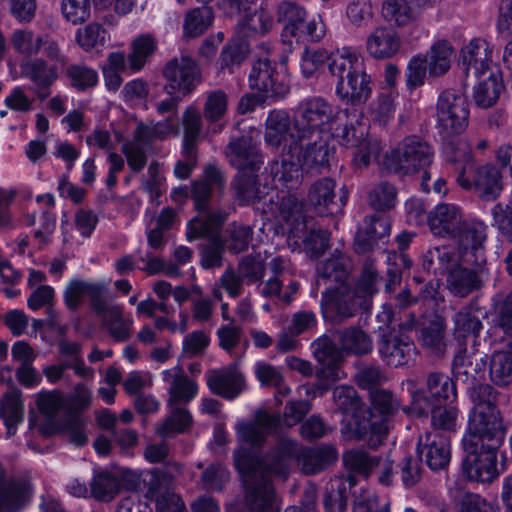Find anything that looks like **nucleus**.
Returning a JSON list of instances; mask_svg holds the SVG:
<instances>
[{"instance_id":"obj_59","label":"nucleus","mask_w":512,"mask_h":512,"mask_svg":"<svg viewBox=\"0 0 512 512\" xmlns=\"http://www.w3.org/2000/svg\"><path fill=\"white\" fill-rule=\"evenodd\" d=\"M11 45L17 53L30 59L42 49V35H36L27 28L16 29L11 36Z\"/></svg>"},{"instance_id":"obj_13","label":"nucleus","mask_w":512,"mask_h":512,"mask_svg":"<svg viewBox=\"0 0 512 512\" xmlns=\"http://www.w3.org/2000/svg\"><path fill=\"white\" fill-rule=\"evenodd\" d=\"M343 462L348 470L364 478L375 475L379 484H393L396 466L389 456L371 455L363 449H352L343 454Z\"/></svg>"},{"instance_id":"obj_27","label":"nucleus","mask_w":512,"mask_h":512,"mask_svg":"<svg viewBox=\"0 0 512 512\" xmlns=\"http://www.w3.org/2000/svg\"><path fill=\"white\" fill-rule=\"evenodd\" d=\"M294 115L292 118L283 110H272L265 122L264 140L267 146L291 152L293 145Z\"/></svg>"},{"instance_id":"obj_33","label":"nucleus","mask_w":512,"mask_h":512,"mask_svg":"<svg viewBox=\"0 0 512 512\" xmlns=\"http://www.w3.org/2000/svg\"><path fill=\"white\" fill-rule=\"evenodd\" d=\"M446 321L438 315L432 314L427 317L419 329V342L431 354L441 357L446 351Z\"/></svg>"},{"instance_id":"obj_36","label":"nucleus","mask_w":512,"mask_h":512,"mask_svg":"<svg viewBox=\"0 0 512 512\" xmlns=\"http://www.w3.org/2000/svg\"><path fill=\"white\" fill-rule=\"evenodd\" d=\"M351 477L335 476L325 486L322 504L324 512H346L351 488Z\"/></svg>"},{"instance_id":"obj_14","label":"nucleus","mask_w":512,"mask_h":512,"mask_svg":"<svg viewBox=\"0 0 512 512\" xmlns=\"http://www.w3.org/2000/svg\"><path fill=\"white\" fill-rule=\"evenodd\" d=\"M290 154H296L306 173H321L329 167L334 147L325 135H295Z\"/></svg>"},{"instance_id":"obj_21","label":"nucleus","mask_w":512,"mask_h":512,"mask_svg":"<svg viewBox=\"0 0 512 512\" xmlns=\"http://www.w3.org/2000/svg\"><path fill=\"white\" fill-rule=\"evenodd\" d=\"M464 249L461 248V258L448 274L447 288L455 297L464 298L480 290L484 286L482 266L463 260Z\"/></svg>"},{"instance_id":"obj_17","label":"nucleus","mask_w":512,"mask_h":512,"mask_svg":"<svg viewBox=\"0 0 512 512\" xmlns=\"http://www.w3.org/2000/svg\"><path fill=\"white\" fill-rule=\"evenodd\" d=\"M225 156L229 164L240 172L258 171L264 163L260 144L249 133L231 138L225 148Z\"/></svg>"},{"instance_id":"obj_26","label":"nucleus","mask_w":512,"mask_h":512,"mask_svg":"<svg viewBox=\"0 0 512 512\" xmlns=\"http://www.w3.org/2000/svg\"><path fill=\"white\" fill-rule=\"evenodd\" d=\"M415 350L414 342L408 336L396 331L384 332L378 340L379 356L391 367L406 365Z\"/></svg>"},{"instance_id":"obj_60","label":"nucleus","mask_w":512,"mask_h":512,"mask_svg":"<svg viewBox=\"0 0 512 512\" xmlns=\"http://www.w3.org/2000/svg\"><path fill=\"white\" fill-rule=\"evenodd\" d=\"M429 415H431L432 431L447 434L456 430L458 409L455 403L435 405Z\"/></svg>"},{"instance_id":"obj_5","label":"nucleus","mask_w":512,"mask_h":512,"mask_svg":"<svg viewBox=\"0 0 512 512\" xmlns=\"http://www.w3.org/2000/svg\"><path fill=\"white\" fill-rule=\"evenodd\" d=\"M407 385L410 403L403 411L412 416L428 417L435 405L455 403L457 400L456 384L443 372H429L424 388H418L413 380H408Z\"/></svg>"},{"instance_id":"obj_47","label":"nucleus","mask_w":512,"mask_h":512,"mask_svg":"<svg viewBox=\"0 0 512 512\" xmlns=\"http://www.w3.org/2000/svg\"><path fill=\"white\" fill-rule=\"evenodd\" d=\"M126 487L124 479L107 470L94 474L90 482V495L101 502H109Z\"/></svg>"},{"instance_id":"obj_55","label":"nucleus","mask_w":512,"mask_h":512,"mask_svg":"<svg viewBox=\"0 0 512 512\" xmlns=\"http://www.w3.org/2000/svg\"><path fill=\"white\" fill-rule=\"evenodd\" d=\"M343 350L358 356L367 355L373 350L371 337L360 328L350 327L340 334Z\"/></svg>"},{"instance_id":"obj_34","label":"nucleus","mask_w":512,"mask_h":512,"mask_svg":"<svg viewBox=\"0 0 512 512\" xmlns=\"http://www.w3.org/2000/svg\"><path fill=\"white\" fill-rule=\"evenodd\" d=\"M485 368L484 358L468 354L465 346L459 348L452 361V372L455 378L471 386L477 385L476 383L484 379Z\"/></svg>"},{"instance_id":"obj_12","label":"nucleus","mask_w":512,"mask_h":512,"mask_svg":"<svg viewBox=\"0 0 512 512\" xmlns=\"http://www.w3.org/2000/svg\"><path fill=\"white\" fill-rule=\"evenodd\" d=\"M167 94L185 97L192 93L202 81L201 69L195 59L188 55L167 61L162 71Z\"/></svg>"},{"instance_id":"obj_9","label":"nucleus","mask_w":512,"mask_h":512,"mask_svg":"<svg viewBox=\"0 0 512 512\" xmlns=\"http://www.w3.org/2000/svg\"><path fill=\"white\" fill-rule=\"evenodd\" d=\"M434 160V149L430 143L417 135L405 137L385 157L386 168L400 175H413L427 169Z\"/></svg>"},{"instance_id":"obj_57","label":"nucleus","mask_w":512,"mask_h":512,"mask_svg":"<svg viewBox=\"0 0 512 512\" xmlns=\"http://www.w3.org/2000/svg\"><path fill=\"white\" fill-rule=\"evenodd\" d=\"M380 280L378 271L374 262L367 259L363 265L362 273L359 276L356 284L352 286L354 291L363 299L367 300V306L371 308L372 297L378 292L377 284Z\"/></svg>"},{"instance_id":"obj_58","label":"nucleus","mask_w":512,"mask_h":512,"mask_svg":"<svg viewBox=\"0 0 512 512\" xmlns=\"http://www.w3.org/2000/svg\"><path fill=\"white\" fill-rule=\"evenodd\" d=\"M178 125L173 121L172 117H167L163 121H159L152 125L139 124L135 130L141 139H144L150 146L155 141H162L170 135L178 134Z\"/></svg>"},{"instance_id":"obj_24","label":"nucleus","mask_w":512,"mask_h":512,"mask_svg":"<svg viewBox=\"0 0 512 512\" xmlns=\"http://www.w3.org/2000/svg\"><path fill=\"white\" fill-rule=\"evenodd\" d=\"M492 48L489 43L476 38L471 40L460 51L459 66L465 77L481 78L488 72L494 71L491 67Z\"/></svg>"},{"instance_id":"obj_42","label":"nucleus","mask_w":512,"mask_h":512,"mask_svg":"<svg viewBox=\"0 0 512 512\" xmlns=\"http://www.w3.org/2000/svg\"><path fill=\"white\" fill-rule=\"evenodd\" d=\"M452 322L453 335L460 343V347L464 346V342L470 338L475 344L476 338L479 337L483 329V323L476 310L470 306H465L453 315Z\"/></svg>"},{"instance_id":"obj_40","label":"nucleus","mask_w":512,"mask_h":512,"mask_svg":"<svg viewBox=\"0 0 512 512\" xmlns=\"http://www.w3.org/2000/svg\"><path fill=\"white\" fill-rule=\"evenodd\" d=\"M102 318L103 326L116 342H124L131 336L133 319L123 316L122 307L104 302L103 311L96 312Z\"/></svg>"},{"instance_id":"obj_10","label":"nucleus","mask_w":512,"mask_h":512,"mask_svg":"<svg viewBox=\"0 0 512 512\" xmlns=\"http://www.w3.org/2000/svg\"><path fill=\"white\" fill-rule=\"evenodd\" d=\"M469 114V103L462 92L454 89L442 91L436 103L438 134H462L468 126Z\"/></svg>"},{"instance_id":"obj_19","label":"nucleus","mask_w":512,"mask_h":512,"mask_svg":"<svg viewBox=\"0 0 512 512\" xmlns=\"http://www.w3.org/2000/svg\"><path fill=\"white\" fill-rule=\"evenodd\" d=\"M32 484L24 477H10L0 462V512H20L32 496Z\"/></svg>"},{"instance_id":"obj_7","label":"nucleus","mask_w":512,"mask_h":512,"mask_svg":"<svg viewBox=\"0 0 512 512\" xmlns=\"http://www.w3.org/2000/svg\"><path fill=\"white\" fill-rule=\"evenodd\" d=\"M473 402L466 433L490 434L494 442L505 435L502 417L498 409L499 394L489 384H477L469 389Z\"/></svg>"},{"instance_id":"obj_50","label":"nucleus","mask_w":512,"mask_h":512,"mask_svg":"<svg viewBox=\"0 0 512 512\" xmlns=\"http://www.w3.org/2000/svg\"><path fill=\"white\" fill-rule=\"evenodd\" d=\"M24 406L18 392L6 394L0 406V417L3 419L9 436L14 435L18 424L23 421Z\"/></svg>"},{"instance_id":"obj_2","label":"nucleus","mask_w":512,"mask_h":512,"mask_svg":"<svg viewBox=\"0 0 512 512\" xmlns=\"http://www.w3.org/2000/svg\"><path fill=\"white\" fill-rule=\"evenodd\" d=\"M427 222L435 236L457 239L464 249L463 260L480 265L486 262L487 225L482 221H464L460 209L449 203L438 204L428 213Z\"/></svg>"},{"instance_id":"obj_43","label":"nucleus","mask_w":512,"mask_h":512,"mask_svg":"<svg viewBox=\"0 0 512 512\" xmlns=\"http://www.w3.org/2000/svg\"><path fill=\"white\" fill-rule=\"evenodd\" d=\"M476 79L478 83L474 86L473 94L475 104L480 108L493 106L504 89L501 71L495 68L494 71Z\"/></svg>"},{"instance_id":"obj_41","label":"nucleus","mask_w":512,"mask_h":512,"mask_svg":"<svg viewBox=\"0 0 512 512\" xmlns=\"http://www.w3.org/2000/svg\"><path fill=\"white\" fill-rule=\"evenodd\" d=\"M461 258V247L459 253L448 246L433 247L422 256V267L434 275L444 276L451 272Z\"/></svg>"},{"instance_id":"obj_4","label":"nucleus","mask_w":512,"mask_h":512,"mask_svg":"<svg viewBox=\"0 0 512 512\" xmlns=\"http://www.w3.org/2000/svg\"><path fill=\"white\" fill-rule=\"evenodd\" d=\"M505 435L494 442L490 434L465 433L463 447L466 456L462 460V472L467 479L475 482L490 483L499 475L497 470V450Z\"/></svg>"},{"instance_id":"obj_31","label":"nucleus","mask_w":512,"mask_h":512,"mask_svg":"<svg viewBox=\"0 0 512 512\" xmlns=\"http://www.w3.org/2000/svg\"><path fill=\"white\" fill-rule=\"evenodd\" d=\"M400 47L399 34L389 26L375 28L366 39V50L374 59H389L398 53Z\"/></svg>"},{"instance_id":"obj_8","label":"nucleus","mask_w":512,"mask_h":512,"mask_svg":"<svg viewBox=\"0 0 512 512\" xmlns=\"http://www.w3.org/2000/svg\"><path fill=\"white\" fill-rule=\"evenodd\" d=\"M348 113V108L335 112L332 104L321 96L306 97L293 110L295 135H325Z\"/></svg>"},{"instance_id":"obj_28","label":"nucleus","mask_w":512,"mask_h":512,"mask_svg":"<svg viewBox=\"0 0 512 512\" xmlns=\"http://www.w3.org/2000/svg\"><path fill=\"white\" fill-rule=\"evenodd\" d=\"M210 391L227 400H234L245 390V378L235 365L213 370L207 377Z\"/></svg>"},{"instance_id":"obj_48","label":"nucleus","mask_w":512,"mask_h":512,"mask_svg":"<svg viewBox=\"0 0 512 512\" xmlns=\"http://www.w3.org/2000/svg\"><path fill=\"white\" fill-rule=\"evenodd\" d=\"M461 134L439 135L442 145V156L449 163L473 162L470 143Z\"/></svg>"},{"instance_id":"obj_46","label":"nucleus","mask_w":512,"mask_h":512,"mask_svg":"<svg viewBox=\"0 0 512 512\" xmlns=\"http://www.w3.org/2000/svg\"><path fill=\"white\" fill-rule=\"evenodd\" d=\"M163 380L170 384V401L177 403L190 402L197 393L196 384L191 381L182 368L176 366L162 372Z\"/></svg>"},{"instance_id":"obj_35","label":"nucleus","mask_w":512,"mask_h":512,"mask_svg":"<svg viewBox=\"0 0 512 512\" xmlns=\"http://www.w3.org/2000/svg\"><path fill=\"white\" fill-rule=\"evenodd\" d=\"M234 198L240 205H249L260 202L269 196V201L273 202L274 191L269 192L267 186L261 187L258 183V176L239 172L232 182Z\"/></svg>"},{"instance_id":"obj_32","label":"nucleus","mask_w":512,"mask_h":512,"mask_svg":"<svg viewBox=\"0 0 512 512\" xmlns=\"http://www.w3.org/2000/svg\"><path fill=\"white\" fill-rule=\"evenodd\" d=\"M435 0H385L382 13L384 18L397 26L404 27L414 22L421 9L430 6Z\"/></svg>"},{"instance_id":"obj_38","label":"nucleus","mask_w":512,"mask_h":512,"mask_svg":"<svg viewBox=\"0 0 512 512\" xmlns=\"http://www.w3.org/2000/svg\"><path fill=\"white\" fill-rule=\"evenodd\" d=\"M336 183L332 178L316 180L309 188L307 201L321 216L333 214L339 206L335 202Z\"/></svg>"},{"instance_id":"obj_62","label":"nucleus","mask_w":512,"mask_h":512,"mask_svg":"<svg viewBox=\"0 0 512 512\" xmlns=\"http://www.w3.org/2000/svg\"><path fill=\"white\" fill-rule=\"evenodd\" d=\"M70 85L78 91L93 88L98 83V73L85 64H70L66 68Z\"/></svg>"},{"instance_id":"obj_20","label":"nucleus","mask_w":512,"mask_h":512,"mask_svg":"<svg viewBox=\"0 0 512 512\" xmlns=\"http://www.w3.org/2000/svg\"><path fill=\"white\" fill-rule=\"evenodd\" d=\"M391 231V221L382 213L367 215L363 223L358 227L354 249L358 254L373 251L380 243L385 244Z\"/></svg>"},{"instance_id":"obj_39","label":"nucleus","mask_w":512,"mask_h":512,"mask_svg":"<svg viewBox=\"0 0 512 512\" xmlns=\"http://www.w3.org/2000/svg\"><path fill=\"white\" fill-rule=\"evenodd\" d=\"M273 25L274 21L271 14L260 7L253 13H245V16L237 22L234 33L250 44L251 40L267 34L273 28Z\"/></svg>"},{"instance_id":"obj_44","label":"nucleus","mask_w":512,"mask_h":512,"mask_svg":"<svg viewBox=\"0 0 512 512\" xmlns=\"http://www.w3.org/2000/svg\"><path fill=\"white\" fill-rule=\"evenodd\" d=\"M337 459V452L333 446L323 445L317 448H302L300 446L298 460L305 474H316Z\"/></svg>"},{"instance_id":"obj_49","label":"nucleus","mask_w":512,"mask_h":512,"mask_svg":"<svg viewBox=\"0 0 512 512\" xmlns=\"http://www.w3.org/2000/svg\"><path fill=\"white\" fill-rule=\"evenodd\" d=\"M121 150L127 159V164L133 172H140L147 164V154L154 153V147L134 132L133 138L125 142Z\"/></svg>"},{"instance_id":"obj_3","label":"nucleus","mask_w":512,"mask_h":512,"mask_svg":"<svg viewBox=\"0 0 512 512\" xmlns=\"http://www.w3.org/2000/svg\"><path fill=\"white\" fill-rule=\"evenodd\" d=\"M329 71L337 79L335 92L342 102L359 106L371 97L372 78L357 54L345 49L336 53L330 60Z\"/></svg>"},{"instance_id":"obj_15","label":"nucleus","mask_w":512,"mask_h":512,"mask_svg":"<svg viewBox=\"0 0 512 512\" xmlns=\"http://www.w3.org/2000/svg\"><path fill=\"white\" fill-rule=\"evenodd\" d=\"M457 184L467 191H473L483 201L496 200L503 190V177L500 169L492 163L476 166L471 175L463 169L456 178Z\"/></svg>"},{"instance_id":"obj_1","label":"nucleus","mask_w":512,"mask_h":512,"mask_svg":"<svg viewBox=\"0 0 512 512\" xmlns=\"http://www.w3.org/2000/svg\"><path fill=\"white\" fill-rule=\"evenodd\" d=\"M278 426V416L267 412H258L254 420L236 425L241 446L234 452V461L248 512H279L271 476L286 478L299 455V443L285 436L278 437L262 457L254 451L263 447L267 436Z\"/></svg>"},{"instance_id":"obj_52","label":"nucleus","mask_w":512,"mask_h":512,"mask_svg":"<svg viewBox=\"0 0 512 512\" xmlns=\"http://www.w3.org/2000/svg\"><path fill=\"white\" fill-rule=\"evenodd\" d=\"M214 13L211 7L204 5L190 10L184 19L183 34L187 38L202 35L212 24Z\"/></svg>"},{"instance_id":"obj_63","label":"nucleus","mask_w":512,"mask_h":512,"mask_svg":"<svg viewBox=\"0 0 512 512\" xmlns=\"http://www.w3.org/2000/svg\"><path fill=\"white\" fill-rule=\"evenodd\" d=\"M354 380L361 389H367L371 392L374 391V388L383 384L387 378L379 365L360 363L354 374Z\"/></svg>"},{"instance_id":"obj_29","label":"nucleus","mask_w":512,"mask_h":512,"mask_svg":"<svg viewBox=\"0 0 512 512\" xmlns=\"http://www.w3.org/2000/svg\"><path fill=\"white\" fill-rule=\"evenodd\" d=\"M181 473V465L177 462H168L163 468H154L142 474V483L146 489V496L155 500L174 490V481Z\"/></svg>"},{"instance_id":"obj_53","label":"nucleus","mask_w":512,"mask_h":512,"mask_svg":"<svg viewBox=\"0 0 512 512\" xmlns=\"http://www.w3.org/2000/svg\"><path fill=\"white\" fill-rule=\"evenodd\" d=\"M428 71L433 77L445 74L451 66L452 46L446 40L434 43L427 51Z\"/></svg>"},{"instance_id":"obj_22","label":"nucleus","mask_w":512,"mask_h":512,"mask_svg":"<svg viewBox=\"0 0 512 512\" xmlns=\"http://www.w3.org/2000/svg\"><path fill=\"white\" fill-rule=\"evenodd\" d=\"M248 80L250 88L262 94L264 98L277 100L289 92V87L278 80L275 67L266 57L254 62Z\"/></svg>"},{"instance_id":"obj_64","label":"nucleus","mask_w":512,"mask_h":512,"mask_svg":"<svg viewBox=\"0 0 512 512\" xmlns=\"http://www.w3.org/2000/svg\"><path fill=\"white\" fill-rule=\"evenodd\" d=\"M276 15L278 22L284 24V34L288 35L291 29H297L303 17H307V11L299 3L285 0L277 5Z\"/></svg>"},{"instance_id":"obj_51","label":"nucleus","mask_w":512,"mask_h":512,"mask_svg":"<svg viewBox=\"0 0 512 512\" xmlns=\"http://www.w3.org/2000/svg\"><path fill=\"white\" fill-rule=\"evenodd\" d=\"M489 375L493 383L508 386L512 383V344L510 349L496 351L490 358Z\"/></svg>"},{"instance_id":"obj_30","label":"nucleus","mask_w":512,"mask_h":512,"mask_svg":"<svg viewBox=\"0 0 512 512\" xmlns=\"http://www.w3.org/2000/svg\"><path fill=\"white\" fill-rule=\"evenodd\" d=\"M303 166L296 154L282 151L281 155L270 165V172L275 183L288 191L297 189L303 178Z\"/></svg>"},{"instance_id":"obj_37","label":"nucleus","mask_w":512,"mask_h":512,"mask_svg":"<svg viewBox=\"0 0 512 512\" xmlns=\"http://www.w3.org/2000/svg\"><path fill=\"white\" fill-rule=\"evenodd\" d=\"M330 131L339 144L346 147H355L367 135L366 126L356 109H349L348 116H342V120L336 121Z\"/></svg>"},{"instance_id":"obj_25","label":"nucleus","mask_w":512,"mask_h":512,"mask_svg":"<svg viewBox=\"0 0 512 512\" xmlns=\"http://www.w3.org/2000/svg\"><path fill=\"white\" fill-rule=\"evenodd\" d=\"M417 451L419 458L431 470L438 471L446 468L450 462V438L447 434L430 431L421 436Z\"/></svg>"},{"instance_id":"obj_56","label":"nucleus","mask_w":512,"mask_h":512,"mask_svg":"<svg viewBox=\"0 0 512 512\" xmlns=\"http://www.w3.org/2000/svg\"><path fill=\"white\" fill-rule=\"evenodd\" d=\"M250 51L248 41L238 37L234 33L231 40L223 47L220 57L219 66L221 70L231 69L235 65H240L247 57Z\"/></svg>"},{"instance_id":"obj_45","label":"nucleus","mask_w":512,"mask_h":512,"mask_svg":"<svg viewBox=\"0 0 512 512\" xmlns=\"http://www.w3.org/2000/svg\"><path fill=\"white\" fill-rule=\"evenodd\" d=\"M350 273V261L348 257L341 253L335 252L330 258L321 262L317 267V283L326 284L328 281L337 285H348L346 283Z\"/></svg>"},{"instance_id":"obj_61","label":"nucleus","mask_w":512,"mask_h":512,"mask_svg":"<svg viewBox=\"0 0 512 512\" xmlns=\"http://www.w3.org/2000/svg\"><path fill=\"white\" fill-rule=\"evenodd\" d=\"M182 124L184 126L183 146L188 147L189 155L192 157L193 149L196 148L202 130L199 111L192 106L187 107L182 116Z\"/></svg>"},{"instance_id":"obj_23","label":"nucleus","mask_w":512,"mask_h":512,"mask_svg":"<svg viewBox=\"0 0 512 512\" xmlns=\"http://www.w3.org/2000/svg\"><path fill=\"white\" fill-rule=\"evenodd\" d=\"M21 73L31 82V91L40 101H44L52 94V86L58 79L56 65L49 64L43 58H30L22 62Z\"/></svg>"},{"instance_id":"obj_11","label":"nucleus","mask_w":512,"mask_h":512,"mask_svg":"<svg viewBox=\"0 0 512 512\" xmlns=\"http://www.w3.org/2000/svg\"><path fill=\"white\" fill-rule=\"evenodd\" d=\"M320 308L323 318L333 324H341L360 310L370 309L367 300H363L349 284L328 287L322 293Z\"/></svg>"},{"instance_id":"obj_16","label":"nucleus","mask_w":512,"mask_h":512,"mask_svg":"<svg viewBox=\"0 0 512 512\" xmlns=\"http://www.w3.org/2000/svg\"><path fill=\"white\" fill-rule=\"evenodd\" d=\"M313 354L321 365L316 370L315 387L322 393L328 391L332 383L345 377L341 368L342 353L337 345L327 336L320 337L312 343Z\"/></svg>"},{"instance_id":"obj_18","label":"nucleus","mask_w":512,"mask_h":512,"mask_svg":"<svg viewBox=\"0 0 512 512\" xmlns=\"http://www.w3.org/2000/svg\"><path fill=\"white\" fill-rule=\"evenodd\" d=\"M108 293V287L103 282L73 279L66 286L63 299L68 310L77 311L87 298L90 308L96 313L103 311Z\"/></svg>"},{"instance_id":"obj_54","label":"nucleus","mask_w":512,"mask_h":512,"mask_svg":"<svg viewBox=\"0 0 512 512\" xmlns=\"http://www.w3.org/2000/svg\"><path fill=\"white\" fill-rule=\"evenodd\" d=\"M155 49L156 42L150 35L135 38L128 53L129 71L136 73L142 70Z\"/></svg>"},{"instance_id":"obj_6","label":"nucleus","mask_w":512,"mask_h":512,"mask_svg":"<svg viewBox=\"0 0 512 512\" xmlns=\"http://www.w3.org/2000/svg\"><path fill=\"white\" fill-rule=\"evenodd\" d=\"M371 409L383 418L380 421L353 419L346 426L347 438L364 440L372 449L378 448L388 433L387 417L396 414L400 407L397 397L389 390L375 389L370 392Z\"/></svg>"}]
</instances>
